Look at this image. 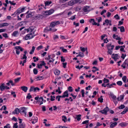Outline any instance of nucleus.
I'll return each mask as SVG.
<instances>
[{"mask_svg":"<svg viewBox=\"0 0 128 128\" xmlns=\"http://www.w3.org/2000/svg\"><path fill=\"white\" fill-rule=\"evenodd\" d=\"M18 34V31H15L13 32V34H12V36H16V35Z\"/></svg>","mask_w":128,"mask_h":128,"instance_id":"obj_26","label":"nucleus"},{"mask_svg":"<svg viewBox=\"0 0 128 128\" xmlns=\"http://www.w3.org/2000/svg\"><path fill=\"white\" fill-rule=\"evenodd\" d=\"M114 18L118 20L120 19V17L118 14H116L114 16Z\"/></svg>","mask_w":128,"mask_h":128,"instance_id":"obj_54","label":"nucleus"},{"mask_svg":"<svg viewBox=\"0 0 128 128\" xmlns=\"http://www.w3.org/2000/svg\"><path fill=\"white\" fill-rule=\"evenodd\" d=\"M15 48L16 49V50H20L21 51H22L24 50L20 46H16L15 47Z\"/></svg>","mask_w":128,"mask_h":128,"instance_id":"obj_20","label":"nucleus"},{"mask_svg":"<svg viewBox=\"0 0 128 128\" xmlns=\"http://www.w3.org/2000/svg\"><path fill=\"white\" fill-rule=\"evenodd\" d=\"M62 98L61 96H57L56 97V99L58 100V101H60V98Z\"/></svg>","mask_w":128,"mask_h":128,"instance_id":"obj_34","label":"nucleus"},{"mask_svg":"<svg viewBox=\"0 0 128 128\" xmlns=\"http://www.w3.org/2000/svg\"><path fill=\"white\" fill-rule=\"evenodd\" d=\"M54 73L55 74L58 75L60 73V71L59 70H58L56 69L54 71Z\"/></svg>","mask_w":128,"mask_h":128,"instance_id":"obj_21","label":"nucleus"},{"mask_svg":"<svg viewBox=\"0 0 128 128\" xmlns=\"http://www.w3.org/2000/svg\"><path fill=\"white\" fill-rule=\"evenodd\" d=\"M60 22L58 21H56L52 22L50 24H59L60 23Z\"/></svg>","mask_w":128,"mask_h":128,"instance_id":"obj_30","label":"nucleus"},{"mask_svg":"<svg viewBox=\"0 0 128 128\" xmlns=\"http://www.w3.org/2000/svg\"><path fill=\"white\" fill-rule=\"evenodd\" d=\"M75 4L74 0H72L68 2V4L70 6H72Z\"/></svg>","mask_w":128,"mask_h":128,"instance_id":"obj_13","label":"nucleus"},{"mask_svg":"<svg viewBox=\"0 0 128 128\" xmlns=\"http://www.w3.org/2000/svg\"><path fill=\"white\" fill-rule=\"evenodd\" d=\"M27 108L24 107H21L20 108V113L22 114H23L26 117V110Z\"/></svg>","mask_w":128,"mask_h":128,"instance_id":"obj_2","label":"nucleus"},{"mask_svg":"<svg viewBox=\"0 0 128 128\" xmlns=\"http://www.w3.org/2000/svg\"><path fill=\"white\" fill-rule=\"evenodd\" d=\"M119 28H120V30L121 32H124L125 31L124 28V26H121L120 27H118Z\"/></svg>","mask_w":128,"mask_h":128,"instance_id":"obj_27","label":"nucleus"},{"mask_svg":"<svg viewBox=\"0 0 128 128\" xmlns=\"http://www.w3.org/2000/svg\"><path fill=\"white\" fill-rule=\"evenodd\" d=\"M50 60H49V62L50 63H52L54 61V59L55 57V55L54 54L50 55Z\"/></svg>","mask_w":128,"mask_h":128,"instance_id":"obj_6","label":"nucleus"},{"mask_svg":"<svg viewBox=\"0 0 128 128\" xmlns=\"http://www.w3.org/2000/svg\"><path fill=\"white\" fill-rule=\"evenodd\" d=\"M2 35L5 38H8V34L6 33H3L2 34Z\"/></svg>","mask_w":128,"mask_h":128,"instance_id":"obj_51","label":"nucleus"},{"mask_svg":"<svg viewBox=\"0 0 128 128\" xmlns=\"http://www.w3.org/2000/svg\"><path fill=\"white\" fill-rule=\"evenodd\" d=\"M32 98V96L31 95H30V93H29L28 94L27 96H26V98L28 99H30Z\"/></svg>","mask_w":128,"mask_h":128,"instance_id":"obj_47","label":"nucleus"},{"mask_svg":"<svg viewBox=\"0 0 128 128\" xmlns=\"http://www.w3.org/2000/svg\"><path fill=\"white\" fill-rule=\"evenodd\" d=\"M112 58L115 60L116 61L117 59L118 58V54H113L112 55Z\"/></svg>","mask_w":128,"mask_h":128,"instance_id":"obj_7","label":"nucleus"},{"mask_svg":"<svg viewBox=\"0 0 128 128\" xmlns=\"http://www.w3.org/2000/svg\"><path fill=\"white\" fill-rule=\"evenodd\" d=\"M11 94L12 95L14 98H15L16 97V95L15 94V92L13 91H12L11 92Z\"/></svg>","mask_w":128,"mask_h":128,"instance_id":"obj_35","label":"nucleus"},{"mask_svg":"<svg viewBox=\"0 0 128 128\" xmlns=\"http://www.w3.org/2000/svg\"><path fill=\"white\" fill-rule=\"evenodd\" d=\"M90 7L89 6H86L84 7L83 9V10L86 12H88L90 11L89 10Z\"/></svg>","mask_w":128,"mask_h":128,"instance_id":"obj_9","label":"nucleus"},{"mask_svg":"<svg viewBox=\"0 0 128 128\" xmlns=\"http://www.w3.org/2000/svg\"><path fill=\"white\" fill-rule=\"evenodd\" d=\"M80 48V49L83 52H84L85 51V49L84 48H82V47H81Z\"/></svg>","mask_w":128,"mask_h":128,"instance_id":"obj_59","label":"nucleus"},{"mask_svg":"<svg viewBox=\"0 0 128 128\" xmlns=\"http://www.w3.org/2000/svg\"><path fill=\"white\" fill-rule=\"evenodd\" d=\"M125 106L124 104H121L120 106L118 107V108L119 109H122L125 108Z\"/></svg>","mask_w":128,"mask_h":128,"instance_id":"obj_32","label":"nucleus"},{"mask_svg":"<svg viewBox=\"0 0 128 128\" xmlns=\"http://www.w3.org/2000/svg\"><path fill=\"white\" fill-rule=\"evenodd\" d=\"M68 91L66 90L63 93V95L62 96V98H64L66 97H68Z\"/></svg>","mask_w":128,"mask_h":128,"instance_id":"obj_8","label":"nucleus"},{"mask_svg":"<svg viewBox=\"0 0 128 128\" xmlns=\"http://www.w3.org/2000/svg\"><path fill=\"white\" fill-rule=\"evenodd\" d=\"M110 45V44H107L106 46L108 50V54L110 55H111L112 53V50L114 48V45H112V48H111V49H110L109 46Z\"/></svg>","mask_w":128,"mask_h":128,"instance_id":"obj_3","label":"nucleus"},{"mask_svg":"<svg viewBox=\"0 0 128 128\" xmlns=\"http://www.w3.org/2000/svg\"><path fill=\"white\" fill-rule=\"evenodd\" d=\"M52 2H48L46 1V2L45 3V6H48L50 5L51 3Z\"/></svg>","mask_w":128,"mask_h":128,"instance_id":"obj_42","label":"nucleus"},{"mask_svg":"<svg viewBox=\"0 0 128 128\" xmlns=\"http://www.w3.org/2000/svg\"><path fill=\"white\" fill-rule=\"evenodd\" d=\"M33 72L34 74H36L38 73V71L35 68L33 70Z\"/></svg>","mask_w":128,"mask_h":128,"instance_id":"obj_45","label":"nucleus"},{"mask_svg":"<svg viewBox=\"0 0 128 128\" xmlns=\"http://www.w3.org/2000/svg\"><path fill=\"white\" fill-rule=\"evenodd\" d=\"M81 92L82 97H84V90H82L81 91Z\"/></svg>","mask_w":128,"mask_h":128,"instance_id":"obj_52","label":"nucleus"},{"mask_svg":"<svg viewBox=\"0 0 128 128\" xmlns=\"http://www.w3.org/2000/svg\"><path fill=\"white\" fill-rule=\"evenodd\" d=\"M78 54H79L80 56V57H84V54L83 53L79 52Z\"/></svg>","mask_w":128,"mask_h":128,"instance_id":"obj_60","label":"nucleus"},{"mask_svg":"<svg viewBox=\"0 0 128 128\" xmlns=\"http://www.w3.org/2000/svg\"><path fill=\"white\" fill-rule=\"evenodd\" d=\"M110 96L113 99V100H116V96H115L112 93H110Z\"/></svg>","mask_w":128,"mask_h":128,"instance_id":"obj_19","label":"nucleus"},{"mask_svg":"<svg viewBox=\"0 0 128 128\" xmlns=\"http://www.w3.org/2000/svg\"><path fill=\"white\" fill-rule=\"evenodd\" d=\"M60 48L64 52H67V50L64 48L63 47H61Z\"/></svg>","mask_w":128,"mask_h":128,"instance_id":"obj_29","label":"nucleus"},{"mask_svg":"<svg viewBox=\"0 0 128 128\" xmlns=\"http://www.w3.org/2000/svg\"><path fill=\"white\" fill-rule=\"evenodd\" d=\"M102 97V96H101L100 98H98V101L101 103H102L103 102V99L102 98H101Z\"/></svg>","mask_w":128,"mask_h":128,"instance_id":"obj_36","label":"nucleus"},{"mask_svg":"<svg viewBox=\"0 0 128 128\" xmlns=\"http://www.w3.org/2000/svg\"><path fill=\"white\" fill-rule=\"evenodd\" d=\"M56 92H58V93L60 94L61 93V91L60 90V87H58V89L56 90Z\"/></svg>","mask_w":128,"mask_h":128,"instance_id":"obj_41","label":"nucleus"},{"mask_svg":"<svg viewBox=\"0 0 128 128\" xmlns=\"http://www.w3.org/2000/svg\"><path fill=\"white\" fill-rule=\"evenodd\" d=\"M122 80L124 82H126V76H123L122 78Z\"/></svg>","mask_w":128,"mask_h":128,"instance_id":"obj_46","label":"nucleus"},{"mask_svg":"<svg viewBox=\"0 0 128 128\" xmlns=\"http://www.w3.org/2000/svg\"><path fill=\"white\" fill-rule=\"evenodd\" d=\"M28 35H29V36L30 37V39L33 38L35 35L33 36L32 34V33H30V34H28Z\"/></svg>","mask_w":128,"mask_h":128,"instance_id":"obj_53","label":"nucleus"},{"mask_svg":"<svg viewBox=\"0 0 128 128\" xmlns=\"http://www.w3.org/2000/svg\"><path fill=\"white\" fill-rule=\"evenodd\" d=\"M124 94L120 95V98L121 100H122L124 98Z\"/></svg>","mask_w":128,"mask_h":128,"instance_id":"obj_62","label":"nucleus"},{"mask_svg":"<svg viewBox=\"0 0 128 128\" xmlns=\"http://www.w3.org/2000/svg\"><path fill=\"white\" fill-rule=\"evenodd\" d=\"M58 128L57 127H55V128H68L67 127L65 126H58Z\"/></svg>","mask_w":128,"mask_h":128,"instance_id":"obj_64","label":"nucleus"},{"mask_svg":"<svg viewBox=\"0 0 128 128\" xmlns=\"http://www.w3.org/2000/svg\"><path fill=\"white\" fill-rule=\"evenodd\" d=\"M43 48V47L42 45H40L36 49L38 51Z\"/></svg>","mask_w":128,"mask_h":128,"instance_id":"obj_31","label":"nucleus"},{"mask_svg":"<svg viewBox=\"0 0 128 128\" xmlns=\"http://www.w3.org/2000/svg\"><path fill=\"white\" fill-rule=\"evenodd\" d=\"M43 98L42 97H40L39 100H38L37 102H38L40 105H41L43 104Z\"/></svg>","mask_w":128,"mask_h":128,"instance_id":"obj_10","label":"nucleus"},{"mask_svg":"<svg viewBox=\"0 0 128 128\" xmlns=\"http://www.w3.org/2000/svg\"><path fill=\"white\" fill-rule=\"evenodd\" d=\"M119 125L122 127H124L126 126V123H121Z\"/></svg>","mask_w":128,"mask_h":128,"instance_id":"obj_37","label":"nucleus"},{"mask_svg":"<svg viewBox=\"0 0 128 128\" xmlns=\"http://www.w3.org/2000/svg\"><path fill=\"white\" fill-rule=\"evenodd\" d=\"M89 122V120H86L83 122H82V124H84L88 123Z\"/></svg>","mask_w":128,"mask_h":128,"instance_id":"obj_56","label":"nucleus"},{"mask_svg":"<svg viewBox=\"0 0 128 128\" xmlns=\"http://www.w3.org/2000/svg\"><path fill=\"white\" fill-rule=\"evenodd\" d=\"M123 9L126 10L127 9V8L126 6H124V7H121L120 8V9L121 10H122Z\"/></svg>","mask_w":128,"mask_h":128,"instance_id":"obj_61","label":"nucleus"},{"mask_svg":"<svg viewBox=\"0 0 128 128\" xmlns=\"http://www.w3.org/2000/svg\"><path fill=\"white\" fill-rule=\"evenodd\" d=\"M9 126L10 124H6V126H4V128H10V127Z\"/></svg>","mask_w":128,"mask_h":128,"instance_id":"obj_57","label":"nucleus"},{"mask_svg":"<svg viewBox=\"0 0 128 128\" xmlns=\"http://www.w3.org/2000/svg\"><path fill=\"white\" fill-rule=\"evenodd\" d=\"M5 89L4 84H2L0 86V90L2 91L4 90Z\"/></svg>","mask_w":128,"mask_h":128,"instance_id":"obj_18","label":"nucleus"},{"mask_svg":"<svg viewBox=\"0 0 128 128\" xmlns=\"http://www.w3.org/2000/svg\"><path fill=\"white\" fill-rule=\"evenodd\" d=\"M62 120L64 122H65L67 119L66 116H62Z\"/></svg>","mask_w":128,"mask_h":128,"instance_id":"obj_39","label":"nucleus"},{"mask_svg":"<svg viewBox=\"0 0 128 128\" xmlns=\"http://www.w3.org/2000/svg\"><path fill=\"white\" fill-rule=\"evenodd\" d=\"M25 8H18L17 10V13L18 14H20L23 12Z\"/></svg>","mask_w":128,"mask_h":128,"instance_id":"obj_11","label":"nucleus"},{"mask_svg":"<svg viewBox=\"0 0 128 128\" xmlns=\"http://www.w3.org/2000/svg\"><path fill=\"white\" fill-rule=\"evenodd\" d=\"M68 91L72 92L73 91V90L72 89V87L70 86H69L68 88Z\"/></svg>","mask_w":128,"mask_h":128,"instance_id":"obj_50","label":"nucleus"},{"mask_svg":"<svg viewBox=\"0 0 128 128\" xmlns=\"http://www.w3.org/2000/svg\"><path fill=\"white\" fill-rule=\"evenodd\" d=\"M55 24H50V25L46 27L44 30V32L47 33L49 31H52V32H56L57 29L54 28Z\"/></svg>","mask_w":128,"mask_h":128,"instance_id":"obj_1","label":"nucleus"},{"mask_svg":"<svg viewBox=\"0 0 128 128\" xmlns=\"http://www.w3.org/2000/svg\"><path fill=\"white\" fill-rule=\"evenodd\" d=\"M25 40H27L30 39V38L29 35H28V34L26 36L25 38Z\"/></svg>","mask_w":128,"mask_h":128,"instance_id":"obj_43","label":"nucleus"},{"mask_svg":"<svg viewBox=\"0 0 128 128\" xmlns=\"http://www.w3.org/2000/svg\"><path fill=\"white\" fill-rule=\"evenodd\" d=\"M116 84L118 85L121 86L122 84V82L121 81H118L117 82Z\"/></svg>","mask_w":128,"mask_h":128,"instance_id":"obj_44","label":"nucleus"},{"mask_svg":"<svg viewBox=\"0 0 128 128\" xmlns=\"http://www.w3.org/2000/svg\"><path fill=\"white\" fill-rule=\"evenodd\" d=\"M109 110V109L108 107L107 106L103 110L99 111V112H100L102 114H106L107 112Z\"/></svg>","mask_w":128,"mask_h":128,"instance_id":"obj_5","label":"nucleus"},{"mask_svg":"<svg viewBox=\"0 0 128 128\" xmlns=\"http://www.w3.org/2000/svg\"><path fill=\"white\" fill-rule=\"evenodd\" d=\"M81 114H78V115H77L76 117V118L77 119V120L78 121H80L81 120Z\"/></svg>","mask_w":128,"mask_h":128,"instance_id":"obj_23","label":"nucleus"},{"mask_svg":"<svg viewBox=\"0 0 128 128\" xmlns=\"http://www.w3.org/2000/svg\"><path fill=\"white\" fill-rule=\"evenodd\" d=\"M96 20H98V22L99 23L100 21H101L102 18L100 17H99L97 18H96Z\"/></svg>","mask_w":128,"mask_h":128,"instance_id":"obj_49","label":"nucleus"},{"mask_svg":"<svg viewBox=\"0 0 128 128\" xmlns=\"http://www.w3.org/2000/svg\"><path fill=\"white\" fill-rule=\"evenodd\" d=\"M51 98L50 100L52 101H53L55 100V96H50Z\"/></svg>","mask_w":128,"mask_h":128,"instance_id":"obj_48","label":"nucleus"},{"mask_svg":"<svg viewBox=\"0 0 128 128\" xmlns=\"http://www.w3.org/2000/svg\"><path fill=\"white\" fill-rule=\"evenodd\" d=\"M46 12L48 15H50L52 14L54 12L53 9H51L48 10H46Z\"/></svg>","mask_w":128,"mask_h":128,"instance_id":"obj_12","label":"nucleus"},{"mask_svg":"<svg viewBox=\"0 0 128 128\" xmlns=\"http://www.w3.org/2000/svg\"><path fill=\"white\" fill-rule=\"evenodd\" d=\"M58 38V35H55L54 36L53 38L54 40H56Z\"/></svg>","mask_w":128,"mask_h":128,"instance_id":"obj_63","label":"nucleus"},{"mask_svg":"<svg viewBox=\"0 0 128 128\" xmlns=\"http://www.w3.org/2000/svg\"><path fill=\"white\" fill-rule=\"evenodd\" d=\"M19 112H20V110L18 108H16L14 110L13 112L12 113L14 114H18Z\"/></svg>","mask_w":128,"mask_h":128,"instance_id":"obj_15","label":"nucleus"},{"mask_svg":"<svg viewBox=\"0 0 128 128\" xmlns=\"http://www.w3.org/2000/svg\"><path fill=\"white\" fill-rule=\"evenodd\" d=\"M89 22L90 23L92 24H98L96 22H95L93 18H91L89 20Z\"/></svg>","mask_w":128,"mask_h":128,"instance_id":"obj_14","label":"nucleus"},{"mask_svg":"<svg viewBox=\"0 0 128 128\" xmlns=\"http://www.w3.org/2000/svg\"><path fill=\"white\" fill-rule=\"evenodd\" d=\"M44 78V77L42 76H36L35 77V80H40L43 79Z\"/></svg>","mask_w":128,"mask_h":128,"instance_id":"obj_17","label":"nucleus"},{"mask_svg":"<svg viewBox=\"0 0 128 128\" xmlns=\"http://www.w3.org/2000/svg\"><path fill=\"white\" fill-rule=\"evenodd\" d=\"M34 86H31L29 92H34Z\"/></svg>","mask_w":128,"mask_h":128,"instance_id":"obj_33","label":"nucleus"},{"mask_svg":"<svg viewBox=\"0 0 128 128\" xmlns=\"http://www.w3.org/2000/svg\"><path fill=\"white\" fill-rule=\"evenodd\" d=\"M105 22L106 23L109 24H111V20H110L108 19H106L105 20Z\"/></svg>","mask_w":128,"mask_h":128,"instance_id":"obj_40","label":"nucleus"},{"mask_svg":"<svg viewBox=\"0 0 128 128\" xmlns=\"http://www.w3.org/2000/svg\"><path fill=\"white\" fill-rule=\"evenodd\" d=\"M21 88L22 90L25 92H26L28 89V88L25 86H22Z\"/></svg>","mask_w":128,"mask_h":128,"instance_id":"obj_16","label":"nucleus"},{"mask_svg":"<svg viewBox=\"0 0 128 128\" xmlns=\"http://www.w3.org/2000/svg\"><path fill=\"white\" fill-rule=\"evenodd\" d=\"M104 83H108L109 82V80L108 79H106L105 78H104Z\"/></svg>","mask_w":128,"mask_h":128,"instance_id":"obj_55","label":"nucleus"},{"mask_svg":"<svg viewBox=\"0 0 128 128\" xmlns=\"http://www.w3.org/2000/svg\"><path fill=\"white\" fill-rule=\"evenodd\" d=\"M34 29V27L33 26H30L28 29V31L30 32H32Z\"/></svg>","mask_w":128,"mask_h":128,"instance_id":"obj_24","label":"nucleus"},{"mask_svg":"<svg viewBox=\"0 0 128 128\" xmlns=\"http://www.w3.org/2000/svg\"><path fill=\"white\" fill-rule=\"evenodd\" d=\"M33 58L34 60V62H36L38 60V58H36V56H34Z\"/></svg>","mask_w":128,"mask_h":128,"instance_id":"obj_38","label":"nucleus"},{"mask_svg":"<svg viewBox=\"0 0 128 128\" xmlns=\"http://www.w3.org/2000/svg\"><path fill=\"white\" fill-rule=\"evenodd\" d=\"M35 47L34 46H32L31 51L30 52V54H32L34 52L35 50Z\"/></svg>","mask_w":128,"mask_h":128,"instance_id":"obj_22","label":"nucleus"},{"mask_svg":"<svg viewBox=\"0 0 128 128\" xmlns=\"http://www.w3.org/2000/svg\"><path fill=\"white\" fill-rule=\"evenodd\" d=\"M121 66L124 68H125L126 67L128 68V58L125 60Z\"/></svg>","mask_w":128,"mask_h":128,"instance_id":"obj_4","label":"nucleus"},{"mask_svg":"<svg viewBox=\"0 0 128 128\" xmlns=\"http://www.w3.org/2000/svg\"><path fill=\"white\" fill-rule=\"evenodd\" d=\"M18 123L17 122H16L14 124V125L13 126V127L14 128H18V126L17 125Z\"/></svg>","mask_w":128,"mask_h":128,"instance_id":"obj_58","label":"nucleus"},{"mask_svg":"<svg viewBox=\"0 0 128 128\" xmlns=\"http://www.w3.org/2000/svg\"><path fill=\"white\" fill-rule=\"evenodd\" d=\"M25 126V124L24 123H22L20 124L19 126V128H24Z\"/></svg>","mask_w":128,"mask_h":128,"instance_id":"obj_28","label":"nucleus"},{"mask_svg":"<svg viewBox=\"0 0 128 128\" xmlns=\"http://www.w3.org/2000/svg\"><path fill=\"white\" fill-rule=\"evenodd\" d=\"M117 124V123L116 122H114L110 126V127L111 128H113Z\"/></svg>","mask_w":128,"mask_h":128,"instance_id":"obj_25","label":"nucleus"}]
</instances>
